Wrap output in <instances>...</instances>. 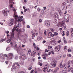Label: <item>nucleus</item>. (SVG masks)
Masks as SVG:
<instances>
[{
    "label": "nucleus",
    "instance_id": "1",
    "mask_svg": "<svg viewBox=\"0 0 73 73\" xmlns=\"http://www.w3.org/2000/svg\"><path fill=\"white\" fill-rule=\"evenodd\" d=\"M13 17H15V21L14 19H11L10 20V23L9 24V25L11 26L13 25L14 24H16V23L17 22V21H23V20L21 19H20L19 18V17H18V16H17V12L16 11H14V14L13 15ZM17 17L18 20H17Z\"/></svg>",
    "mask_w": 73,
    "mask_h": 73
},
{
    "label": "nucleus",
    "instance_id": "2",
    "mask_svg": "<svg viewBox=\"0 0 73 73\" xmlns=\"http://www.w3.org/2000/svg\"><path fill=\"white\" fill-rule=\"evenodd\" d=\"M65 24V21H63L59 23L58 24V25H59L60 27H62V28H64Z\"/></svg>",
    "mask_w": 73,
    "mask_h": 73
},
{
    "label": "nucleus",
    "instance_id": "3",
    "mask_svg": "<svg viewBox=\"0 0 73 73\" xmlns=\"http://www.w3.org/2000/svg\"><path fill=\"white\" fill-rule=\"evenodd\" d=\"M19 66L20 65H19V64L18 63H15L13 66V68L14 69H16V68H19Z\"/></svg>",
    "mask_w": 73,
    "mask_h": 73
},
{
    "label": "nucleus",
    "instance_id": "4",
    "mask_svg": "<svg viewBox=\"0 0 73 73\" xmlns=\"http://www.w3.org/2000/svg\"><path fill=\"white\" fill-rule=\"evenodd\" d=\"M20 58L23 60H25L27 59V56L23 54L20 57Z\"/></svg>",
    "mask_w": 73,
    "mask_h": 73
},
{
    "label": "nucleus",
    "instance_id": "5",
    "mask_svg": "<svg viewBox=\"0 0 73 73\" xmlns=\"http://www.w3.org/2000/svg\"><path fill=\"white\" fill-rule=\"evenodd\" d=\"M56 63L57 62L55 61H54L50 64V65H52V66L53 68H54L56 66Z\"/></svg>",
    "mask_w": 73,
    "mask_h": 73
},
{
    "label": "nucleus",
    "instance_id": "6",
    "mask_svg": "<svg viewBox=\"0 0 73 73\" xmlns=\"http://www.w3.org/2000/svg\"><path fill=\"white\" fill-rule=\"evenodd\" d=\"M12 1H13L12 0H11V1L10 2L9 0V2L10 3H9V9H11V8H12L13 7V5Z\"/></svg>",
    "mask_w": 73,
    "mask_h": 73
},
{
    "label": "nucleus",
    "instance_id": "7",
    "mask_svg": "<svg viewBox=\"0 0 73 73\" xmlns=\"http://www.w3.org/2000/svg\"><path fill=\"white\" fill-rule=\"evenodd\" d=\"M55 49L56 51L58 52V51L60 50V49H61V46L60 45L56 47L55 48Z\"/></svg>",
    "mask_w": 73,
    "mask_h": 73
},
{
    "label": "nucleus",
    "instance_id": "8",
    "mask_svg": "<svg viewBox=\"0 0 73 73\" xmlns=\"http://www.w3.org/2000/svg\"><path fill=\"white\" fill-rule=\"evenodd\" d=\"M46 56H47V54L46 52L44 53V54H42V57H44H44H43V58L44 60H46Z\"/></svg>",
    "mask_w": 73,
    "mask_h": 73
},
{
    "label": "nucleus",
    "instance_id": "9",
    "mask_svg": "<svg viewBox=\"0 0 73 73\" xmlns=\"http://www.w3.org/2000/svg\"><path fill=\"white\" fill-rule=\"evenodd\" d=\"M12 56H13V54L12 53H9L8 57L9 59H12Z\"/></svg>",
    "mask_w": 73,
    "mask_h": 73
},
{
    "label": "nucleus",
    "instance_id": "10",
    "mask_svg": "<svg viewBox=\"0 0 73 73\" xmlns=\"http://www.w3.org/2000/svg\"><path fill=\"white\" fill-rule=\"evenodd\" d=\"M65 2H64L62 4V10H64V9L65 8Z\"/></svg>",
    "mask_w": 73,
    "mask_h": 73
},
{
    "label": "nucleus",
    "instance_id": "11",
    "mask_svg": "<svg viewBox=\"0 0 73 73\" xmlns=\"http://www.w3.org/2000/svg\"><path fill=\"white\" fill-rule=\"evenodd\" d=\"M51 35H52V33L50 32L48 33L47 36L48 38H50V37H51Z\"/></svg>",
    "mask_w": 73,
    "mask_h": 73
},
{
    "label": "nucleus",
    "instance_id": "12",
    "mask_svg": "<svg viewBox=\"0 0 73 73\" xmlns=\"http://www.w3.org/2000/svg\"><path fill=\"white\" fill-rule=\"evenodd\" d=\"M2 13L4 16H7V11L5 10H3L2 11Z\"/></svg>",
    "mask_w": 73,
    "mask_h": 73
},
{
    "label": "nucleus",
    "instance_id": "13",
    "mask_svg": "<svg viewBox=\"0 0 73 73\" xmlns=\"http://www.w3.org/2000/svg\"><path fill=\"white\" fill-rule=\"evenodd\" d=\"M35 54H35V52L34 51H32L31 53V56L33 57L35 56Z\"/></svg>",
    "mask_w": 73,
    "mask_h": 73
},
{
    "label": "nucleus",
    "instance_id": "14",
    "mask_svg": "<svg viewBox=\"0 0 73 73\" xmlns=\"http://www.w3.org/2000/svg\"><path fill=\"white\" fill-rule=\"evenodd\" d=\"M15 34V32L14 31H12V33L11 35V38H13L14 37V35Z\"/></svg>",
    "mask_w": 73,
    "mask_h": 73
},
{
    "label": "nucleus",
    "instance_id": "15",
    "mask_svg": "<svg viewBox=\"0 0 73 73\" xmlns=\"http://www.w3.org/2000/svg\"><path fill=\"white\" fill-rule=\"evenodd\" d=\"M48 51H51L52 50V46H48Z\"/></svg>",
    "mask_w": 73,
    "mask_h": 73
},
{
    "label": "nucleus",
    "instance_id": "16",
    "mask_svg": "<svg viewBox=\"0 0 73 73\" xmlns=\"http://www.w3.org/2000/svg\"><path fill=\"white\" fill-rule=\"evenodd\" d=\"M45 25L47 27H49L50 26V22H49V21H47L45 23Z\"/></svg>",
    "mask_w": 73,
    "mask_h": 73
},
{
    "label": "nucleus",
    "instance_id": "17",
    "mask_svg": "<svg viewBox=\"0 0 73 73\" xmlns=\"http://www.w3.org/2000/svg\"><path fill=\"white\" fill-rule=\"evenodd\" d=\"M61 57V55L59 54L57 56L56 59L57 60H60V59Z\"/></svg>",
    "mask_w": 73,
    "mask_h": 73
},
{
    "label": "nucleus",
    "instance_id": "18",
    "mask_svg": "<svg viewBox=\"0 0 73 73\" xmlns=\"http://www.w3.org/2000/svg\"><path fill=\"white\" fill-rule=\"evenodd\" d=\"M14 28L13 29H12V31H15L16 28H17V27H18V26H16V25H15L14 26Z\"/></svg>",
    "mask_w": 73,
    "mask_h": 73
},
{
    "label": "nucleus",
    "instance_id": "19",
    "mask_svg": "<svg viewBox=\"0 0 73 73\" xmlns=\"http://www.w3.org/2000/svg\"><path fill=\"white\" fill-rule=\"evenodd\" d=\"M71 37H73V28L71 29Z\"/></svg>",
    "mask_w": 73,
    "mask_h": 73
},
{
    "label": "nucleus",
    "instance_id": "20",
    "mask_svg": "<svg viewBox=\"0 0 73 73\" xmlns=\"http://www.w3.org/2000/svg\"><path fill=\"white\" fill-rule=\"evenodd\" d=\"M50 52H49V54H48V55H50V54H51V53L53 54H54V51H53V50H52V51H51Z\"/></svg>",
    "mask_w": 73,
    "mask_h": 73
},
{
    "label": "nucleus",
    "instance_id": "21",
    "mask_svg": "<svg viewBox=\"0 0 73 73\" xmlns=\"http://www.w3.org/2000/svg\"><path fill=\"white\" fill-rule=\"evenodd\" d=\"M59 66H60L61 68H62L63 67V66L62 65V63H60L59 65Z\"/></svg>",
    "mask_w": 73,
    "mask_h": 73
},
{
    "label": "nucleus",
    "instance_id": "22",
    "mask_svg": "<svg viewBox=\"0 0 73 73\" xmlns=\"http://www.w3.org/2000/svg\"><path fill=\"white\" fill-rule=\"evenodd\" d=\"M42 39V37L41 36H38L37 38V39L38 41H40V40H41Z\"/></svg>",
    "mask_w": 73,
    "mask_h": 73
},
{
    "label": "nucleus",
    "instance_id": "23",
    "mask_svg": "<svg viewBox=\"0 0 73 73\" xmlns=\"http://www.w3.org/2000/svg\"><path fill=\"white\" fill-rule=\"evenodd\" d=\"M48 70V69H47V68H45V67H44L43 69V71L44 72H46V71H47V70Z\"/></svg>",
    "mask_w": 73,
    "mask_h": 73
},
{
    "label": "nucleus",
    "instance_id": "24",
    "mask_svg": "<svg viewBox=\"0 0 73 73\" xmlns=\"http://www.w3.org/2000/svg\"><path fill=\"white\" fill-rule=\"evenodd\" d=\"M44 68H46V69L48 70V68H49V66H48V64H46L45 65Z\"/></svg>",
    "mask_w": 73,
    "mask_h": 73
},
{
    "label": "nucleus",
    "instance_id": "25",
    "mask_svg": "<svg viewBox=\"0 0 73 73\" xmlns=\"http://www.w3.org/2000/svg\"><path fill=\"white\" fill-rule=\"evenodd\" d=\"M20 64L21 65H23L24 64V61H21L20 62Z\"/></svg>",
    "mask_w": 73,
    "mask_h": 73
},
{
    "label": "nucleus",
    "instance_id": "26",
    "mask_svg": "<svg viewBox=\"0 0 73 73\" xmlns=\"http://www.w3.org/2000/svg\"><path fill=\"white\" fill-rule=\"evenodd\" d=\"M5 39H4V38H3L0 40V42H1L3 41H5Z\"/></svg>",
    "mask_w": 73,
    "mask_h": 73
},
{
    "label": "nucleus",
    "instance_id": "27",
    "mask_svg": "<svg viewBox=\"0 0 73 73\" xmlns=\"http://www.w3.org/2000/svg\"><path fill=\"white\" fill-rule=\"evenodd\" d=\"M69 31H67L66 33V35L67 36H68L69 35Z\"/></svg>",
    "mask_w": 73,
    "mask_h": 73
},
{
    "label": "nucleus",
    "instance_id": "28",
    "mask_svg": "<svg viewBox=\"0 0 73 73\" xmlns=\"http://www.w3.org/2000/svg\"><path fill=\"white\" fill-rule=\"evenodd\" d=\"M57 73V71L56 70V69H55L54 71L53 72V73Z\"/></svg>",
    "mask_w": 73,
    "mask_h": 73
},
{
    "label": "nucleus",
    "instance_id": "29",
    "mask_svg": "<svg viewBox=\"0 0 73 73\" xmlns=\"http://www.w3.org/2000/svg\"><path fill=\"white\" fill-rule=\"evenodd\" d=\"M62 73H66V70H63L62 71Z\"/></svg>",
    "mask_w": 73,
    "mask_h": 73
},
{
    "label": "nucleus",
    "instance_id": "30",
    "mask_svg": "<svg viewBox=\"0 0 73 73\" xmlns=\"http://www.w3.org/2000/svg\"><path fill=\"white\" fill-rule=\"evenodd\" d=\"M62 33H63V34L62 35V36H65V31H63Z\"/></svg>",
    "mask_w": 73,
    "mask_h": 73
},
{
    "label": "nucleus",
    "instance_id": "31",
    "mask_svg": "<svg viewBox=\"0 0 73 73\" xmlns=\"http://www.w3.org/2000/svg\"><path fill=\"white\" fill-rule=\"evenodd\" d=\"M68 57H71V54H68L67 55Z\"/></svg>",
    "mask_w": 73,
    "mask_h": 73
},
{
    "label": "nucleus",
    "instance_id": "32",
    "mask_svg": "<svg viewBox=\"0 0 73 73\" xmlns=\"http://www.w3.org/2000/svg\"><path fill=\"white\" fill-rule=\"evenodd\" d=\"M19 33H20L21 32V29H19V30L18 31Z\"/></svg>",
    "mask_w": 73,
    "mask_h": 73
},
{
    "label": "nucleus",
    "instance_id": "33",
    "mask_svg": "<svg viewBox=\"0 0 73 73\" xmlns=\"http://www.w3.org/2000/svg\"><path fill=\"white\" fill-rule=\"evenodd\" d=\"M58 35V33H57L56 32H55L54 33V35H55V36H57V35Z\"/></svg>",
    "mask_w": 73,
    "mask_h": 73
},
{
    "label": "nucleus",
    "instance_id": "34",
    "mask_svg": "<svg viewBox=\"0 0 73 73\" xmlns=\"http://www.w3.org/2000/svg\"><path fill=\"white\" fill-rule=\"evenodd\" d=\"M63 67L64 69H66V64H65L63 65Z\"/></svg>",
    "mask_w": 73,
    "mask_h": 73
},
{
    "label": "nucleus",
    "instance_id": "35",
    "mask_svg": "<svg viewBox=\"0 0 73 73\" xmlns=\"http://www.w3.org/2000/svg\"><path fill=\"white\" fill-rule=\"evenodd\" d=\"M37 11L38 12H40V8H39V7L38 8V9H37Z\"/></svg>",
    "mask_w": 73,
    "mask_h": 73
},
{
    "label": "nucleus",
    "instance_id": "36",
    "mask_svg": "<svg viewBox=\"0 0 73 73\" xmlns=\"http://www.w3.org/2000/svg\"><path fill=\"white\" fill-rule=\"evenodd\" d=\"M57 14H56L55 15H54V17L56 18L57 19Z\"/></svg>",
    "mask_w": 73,
    "mask_h": 73
},
{
    "label": "nucleus",
    "instance_id": "37",
    "mask_svg": "<svg viewBox=\"0 0 73 73\" xmlns=\"http://www.w3.org/2000/svg\"><path fill=\"white\" fill-rule=\"evenodd\" d=\"M64 50H66L67 49V48H68V47L66 46H65L64 47Z\"/></svg>",
    "mask_w": 73,
    "mask_h": 73
},
{
    "label": "nucleus",
    "instance_id": "38",
    "mask_svg": "<svg viewBox=\"0 0 73 73\" xmlns=\"http://www.w3.org/2000/svg\"><path fill=\"white\" fill-rule=\"evenodd\" d=\"M31 49H29L28 52V53H29V54H30V53H31Z\"/></svg>",
    "mask_w": 73,
    "mask_h": 73
},
{
    "label": "nucleus",
    "instance_id": "39",
    "mask_svg": "<svg viewBox=\"0 0 73 73\" xmlns=\"http://www.w3.org/2000/svg\"><path fill=\"white\" fill-rule=\"evenodd\" d=\"M55 69H56V70L57 71L58 69H59V67H56Z\"/></svg>",
    "mask_w": 73,
    "mask_h": 73
},
{
    "label": "nucleus",
    "instance_id": "40",
    "mask_svg": "<svg viewBox=\"0 0 73 73\" xmlns=\"http://www.w3.org/2000/svg\"><path fill=\"white\" fill-rule=\"evenodd\" d=\"M12 40V38H11L10 37L9 39L8 40H9V41H11V40Z\"/></svg>",
    "mask_w": 73,
    "mask_h": 73
},
{
    "label": "nucleus",
    "instance_id": "41",
    "mask_svg": "<svg viewBox=\"0 0 73 73\" xmlns=\"http://www.w3.org/2000/svg\"><path fill=\"white\" fill-rule=\"evenodd\" d=\"M19 18H20V19H23V16H20L19 17Z\"/></svg>",
    "mask_w": 73,
    "mask_h": 73
},
{
    "label": "nucleus",
    "instance_id": "42",
    "mask_svg": "<svg viewBox=\"0 0 73 73\" xmlns=\"http://www.w3.org/2000/svg\"><path fill=\"white\" fill-rule=\"evenodd\" d=\"M44 35L45 36L46 35V31L45 30L44 31Z\"/></svg>",
    "mask_w": 73,
    "mask_h": 73
},
{
    "label": "nucleus",
    "instance_id": "43",
    "mask_svg": "<svg viewBox=\"0 0 73 73\" xmlns=\"http://www.w3.org/2000/svg\"><path fill=\"white\" fill-rule=\"evenodd\" d=\"M38 64L40 65V66H42V63H40V62H38Z\"/></svg>",
    "mask_w": 73,
    "mask_h": 73
},
{
    "label": "nucleus",
    "instance_id": "44",
    "mask_svg": "<svg viewBox=\"0 0 73 73\" xmlns=\"http://www.w3.org/2000/svg\"><path fill=\"white\" fill-rule=\"evenodd\" d=\"M32 69V67H29L28 68V69L29 70H31Z\"/></svg>",
    "mask_w": 73,
    "mask_h": 73
},
{
    "label": "nucleus",
    "instance_id": "45",
    "mask_svg": "<svg viewBox=\"0 0 73 73\" xmlns=\"http://www.w3.org/2000/svg\"><path fill=\"white\" fill-rule=\"evenodd\" d=\"M50 30L51 31H52V32H54V30H53V28H51Z\"/></svg>",
    "mask_w": 73,
    "mask_h": 73
},
{
    "label": "nucleus",
    "instance_id": "46",
    "mask_svg": "<svg viewBox=\"0 0 73 73\" xmlns=\"http://www.w3.org/2000/svg\"><path fill=\"white\" fill-rule=\"evenodd\" d=\"M34 72V70H32L30 72L31 73H33V72Z\"/></svg>",
    "mask_w": 73,
    "mask_h": 73
},
{
    "label": "nucleus",
    "instance_id": "47",
    "mask_svg": "<svg viewBox=\"0 0 73 73\" xmlns=\"http://www.w3.org/2000/svg\"><path fill=\"white\" fill-rule=\"evenodd\" d=\"M70 61L69 60L68 62V65H70Z\"/></svg>",
    "mask_w": 73,
    "mask_h": 73
},
{
    "label": "nucleus",
    "instance_id": "48",
    "mask_svg": "<svg viewBox=\"0 0 73 73\" xmlns=\"http://www.w3.org/2000/svg\"><path fill=\"white\" fill-rule=\"evenodd\" d=\"M36 49L37 50H40V48L38 47L36 48Z\"/></svg>",
    "mask_w": 73,
    "mask_h": 73
},
{
    "label": "nucleus",
    "instance_id": "49",
    "mask_svg": "<svg viewBox=\"0 0 73 73\" xmlns=\"http://www.w3.org/2000/svg\"><path fill=\"white\" fill-rule=\"evenodd\" d=\"M51 36L52 37H54V34H52V33H51Z\"/></svg>",
    "mask_w": 73,
    "mask_h": 73
},
{
    "label": "nucleus",
    "instance_id": "50",
    "mask_svg": "<svg viewBox=\"0 0 73 73\" xmlns=\"http://www.w3.org/2000/svg\"><path fill=\"white\" fill-rule=\"evenodd\" d=\"M39 22L40 23H41V22H42V20H41V19H40L39 20Z\"/></svg>",
    "mask_w": 73,
    "mask_h": 73
},
{
    "label": "nucleus",
    "instance_id": "51",
    "mask_svg": "<svg viewBox=\"0 0 73 73\" xmlns=\"http://www.w3.org/2000/svg\"><path fill=\"white\" fill-rule=\"evenodd\" d=\"M45 51L46 52H48V51H49L48 50V49H46L45 50Z\"/></svg>",
    "mask_w": 73,
    "mask_h": 73
},
{
    "label": "nucleus",
    "instance_id": "52",
    "mask_svg": "<svg viewBox=\"0 0 73 73\" xmlns=\"http://www.w3.org/2000/svg\"><path fill=\"white\" fill-rule=\"evenodd\" d=\"M5 62L7 65L8 64V61H6Z\"/></svg>",
    "mask_w": 73,
    "mask_h": 73
},
{
    "label": "nucleus",
    "instance_id": "53",
    "mask_svg": "<svg viewBox=\"0 0 73 73\" xmlns=\"http://www.w3.org/2000/svg\"><path fill=\"white\" fill-rule=\"evenodd\" d=\"M21 24H18V26L20 28V27H21Z\"/></svg>",
    "mask_w": 73,
    "mask_h": 73
},
{
    "label": "nucleus",
    "instance_id": "54",
    "mask_svg": "<svg viewBox=\"0 0 73 73\" xmlns=\"http://www.w3.org/2000/svg\"><path fill=\"white\" fill-rule=\"evenodd\" d=\"M64 44H66V40H64Z\"/></svg>",
    "mask_w": 73,
    "mask_h": 73
},
{
    "label": "nucleus",
    "instance_id": "55",
    "mask_svg": "<svg viewBox=\"0 0 73 73\" xmlns=\"http://www.w3.org/2000/svg\"><path fill=\"white\" fill-rule=\"evenodd\" d=\"M68 52H71V50H70V49H68Z\"/></svg>",
    "mask_w": 73,
    "mask_h": 73
},
{
    "label": "nucleus",
    "instance_id": "56",
    "mask_svg": "<svg viewBox=\"0 0 73 73\" xmlns=\"http://www.w3.org/2000/svg\"><path fill=\"white\" fill-rule=\"evenodd\" d=\"M11 41H9V40H8L7 41V42L8 43H9V42H10Z\"/></svg>",
    "mask_w": 73,
    "mask_h": 73
},
{
    "label": "nucleus",
    "instance_id": "57",
    "mask_svg": "<svg viewBox=\"0 0 73 73\" xmlns=\"http://www.w3.org/2000/svg\"><path fill=\"white\" fill-rule=\"evenodd\" d=\"M38 60H40L41 59V57L39 56L38 58Z\"/></svg>",
    "mask_w": 73,
    "mask_h": 73
},
{
    "label": "nucleus",
    "instance_id": "58",
    "mask_svg": "<svg viewBox=\"0 0 73 73\" xmlns=\"http://www.w3.org/2000/svg\"><path fill=\"white\" fill-rule=\"evenodd\" d=\"M9 33V31H7L6 32L7 34H8V33Z\"/></svg>",
    "mask_w": 73,
    "mask_h": 73
},
{
    "label": "nucleus",
    "instance_id": "59",
    "mask_svg": "<svg viewBox=\"0 0 73 73\" xmlns=\"http://www.w3.org/2000/svg\"><path fill=\"white\" fill-rule=\"evenodd\" d=\"M26 11H27V9H25L24 10L25 12Z\"/></svg>",
    "mask_w": 73,
    "mask_h": 73
},
{
    "label": "nucleus",
    "instance_id": "60",
    "mask_svg": "<svg viewBox=\"0 0 73 73\" xmlns=\"http://www.w3.org/2000/svg\"><path fill=\"white\" fill-rule=\"evenodd\" d=\"M46 42V41L45 40H43V43H45Z\"/></svg>",
    "mask_w": 73,
    "mask_h": 73
},
{
    "label": "nucleus",
    "instance_id": "61",
    "mask_svg": "<svg viewBox=\"0 0 73 73\" xmlns=\"http://www.w3.org/2000/svg\"><path fill=\"white\" fill-rule=\"evenodd\" d=\"M0 58H1V59H3V57H2L1 56H0Z\"/></svg>",
    "mask_w": 73,
    "mask_h": 73
},
{
    "label": "nucleus",
    "instance_id": "62",
    "mask_svg": "<svg viewBox=\"0 0 73 73\" xmlns=\"http://www.w3.org/2000/svg\"><path fill=\"white\" fill-rule=\"evenodd\" d=\"M27 28H30L29 25H28L27 26Z\"/></svg>",
    "mask_w": 73,
    "mask_h": 73
},
{
    "label": "nucleus",
    "instance_id": "63",
    "mask_svg": "<svg viewBox=\"0 0 73 73\" xmlns=\"http://www.w3.org/2000/svg\"><path fill=\"white\" fill-rule=\"evenodd\" d=\"M24 1L25 3H27V0H24Z\"/></svg>",
    "mask_w": 73,
    "mask_h": 73
},
{
    "label": "nucleus",
    "instance_id": "64",
    "mask_svg": "<svg viewBox=\"0 0 73 73\" xmlns=\"http://www.w3.org/2000/svg\"><path fill=\"white\" fill-rule=\"evenodd\" d=\"M66 54H64V55H63V57H66Z\"/></svg>",
    "mask_w": 73,
    "mask_h": 73
}]
</instances>
